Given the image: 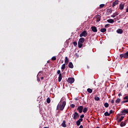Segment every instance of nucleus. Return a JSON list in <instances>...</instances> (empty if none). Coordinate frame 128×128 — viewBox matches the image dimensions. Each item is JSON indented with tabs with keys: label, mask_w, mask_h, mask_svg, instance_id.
Returning a JSON list of instances; mask_svg holds the SVG:
<instances>
[{
	"label": "nucleus",
	"mask_w": 128,
	"mask_h": 128,
	"mask_svg": "<svg viewBox=\"0 0 128 128\" xmlns=\"http://www.w3.org/2000/svg\"><path fill=\"white\" fill-rule=\"evenodd\" d=\"M62 99H61V100H60V102H62Z\"/></svg>",
	"instance_id": "56"
},
{
	"label": "nucleus",
	"mask_w": 128,
	"mask_h": 128,
	"mask_svg": "<svg viewBox=\"0 0 128 128\" xmlns=\"http://www.w3.org/2000/svg\"><path fill=\"white\" fill-rule=\"evenodd\" d=\"M124 8V4H120V9L121 10H122Z\"/></svg>",
	"instance_id": "20"
},
{
	"label": "nucleus",
	"mask_w": 128,
	"mask_h": 128,
	"mask_svg": "<svg viewBox=\"0 0 128 128\" xmlns=\"http://www.w3.org/2000/svg\"><path fill=\"white\" fill-rule=\"evenodd\" d=\"M116 32H118V34H122V32H124L122 31V30L120 29V28L116 30Z\"/></svg>",
	"instance_id": "19"
},
{
	"label": "nucleus",
	"mask_w": 128,
	"mask_h": 128,
	"mask_svg": "<svg viewBox=\"0 0 128 128\" xmlns=\"http://www.w3.org/2000/svg\"><path fill=\"white\" fill-rule=\"evenodd\" d=\"M124 100H128V96H126L125 97H124L123 98Z\"/></svg>",
	"instance_id": "42"
},
{
	"label": "nucleus",
	"mask_w": 128,
	"mask_h": 128,
	"mask_svg": "<svg viewBox=\"0 0 128 128\" xmlns=\"http://www.w3.org/2000/svg\"><path fill=\"white\" fill-rule=\"evenodd\" d=\"M66 64H63L61 67V69L64 70L66 69Z\"/></svg>",
	"instance_id": "27"
},
{
	"label": "nucleus",
	"mask_w": 128,
	"mask_h": 128,
	"mask_svg": "<svg viewBox=\"0 0 128 128\" xmlns=\"http://www.w3.org/2000/svg\"><path fill=\"white\" fill-rule=\"evenodd\" d=\"M124 118V116H122L120 118H116V120H117L118 124H120V122H122Z\"/></svg>",
	"instance_id": "8"
},
{
	"label": "nucleus",
	"mask_w": 128,
	"mask_h": 128,
	"mask_svg": "<svg viewBox=\"0 0 128 128\" xmlns=\"http://www.w3.org/2000/svg\"><path fill=\"white\" fill-rule=\"evenodd\" d=\"M114 100H112L111 101V104H114Z\"/></svg>",
	"instance_id": "46"
},
{
	"label": "nucleus",
	"mask_w": 128,
	"mask_h": 128,
	"mask_svg": "<svg viewBox=\"0 0 128 128\" xmlns=\"http://www.w3.org/2000/svg\"><path fill=\"white\" fill-rule=\"evenodd\" d=\"M101 32H106V28H102L100 30Z\"/></svg>",
	"instance_id": "21"
},
{
	"label": "nucleus",
	"mask_w": 128,
	"mask_h": 128,
	"mask_svg": "<svg viewBox=\"0 0 128 128\" xmlns=\"http://www.w3.org/2000/svg\"><path fill=\"white\" fill-rule=\"evenodd\" d=\"M110 26V24H106L105 25L104 28H108V26Z\"/></svg>",
	"instance_id": "43"
},
{
	"label": "nucleus",
	"mask_w": 128,
	"mask_h": 128,
	"mask_svg": "<svg viewBox=\"0 0 128 128\" xmlns=\"http://www.w3.org/2000/svg\"><path fill=\"white\" fill-rule=\"evenodd\" d=\"M68 66L70 68H74V64H72V62H70Z\"/></svg>",
	"instance_id": "15"
},
{
	"label": "nucleus",
	"mask_w": 128,
	"mask_h": 128,
	"mask_svg": "<svg viewBox=\"0 0 128 128\" xmlns=\"http://www.w3.org/2000/svg\"><path fill=\"white\" fill-rule=\"evenodd\" d=\"M102 16H100V15L99 14H97L96 15L94 16V18H96V22H100V18H101Z\"/></svg>",
	"instance_id": "5"
},
{
	"label": "nucleus",
	"mask_w": 128,
	"mask_h": 128,
	"mask_svg": "<svg viewBox=\"0 0 128 128\" xmlns=\"http://www.w3.org/2000/svg\"><path fill=\"white\" fill-rule=\"evenodd\" d=\"M80 38H82V36H84L86 38V36H88V32L86 30L82 32L80 34Z\"/></svg>",
	"instance_id": "3"
},
{
	"label": "nucleus",
	"mask_w": 128,
	"mask_h": 128,
	"mask_svg": "<svg viewBox=\"0 0 128 128\" xmlns=\"http://www.w3.org/2000/svg\"><path fill=\"white\" fill-rule=\"evenodd\" d=\"M116 16H118V12H115L114 14H112V18H116Z\"/></svg>",
	"instance_id": "22"
},
{
	"label": "nucleus",
	"mask_w": 128,
	"mask_h": 128,
	"mask_svg": "<svg viewBox=\"0 0 128 128\" xmlns=\"http://www.w3.org/2000/svg\"><path fill=\"white\" fill-rule=\"evenodd\" d=\"M68 56L65 57V60H64V62L65 64L68 65Z\"/></svg>",
	"instance_id": "18"
},
{
	"label": "nucleus",
	"mask_w": 128,
	"mask_h": 128,
	"mask_svg": "<svg viewBox=\"0 0 128 128\" xmlns=\"http://www.w3.org/2000/svg\"><path fill=\"white\" fill-rule=\"evenodd\" d=\"M57 74H59V76H60V74H62V73H60V70H58L57 71Z\"/></svg>",
	"instance_id": "39"
},
{
	"label": "nucleus",
	"mask_w": 128,
	"mask_h": 128,
	"mask_svg": "<svg viewBox=\"0 0 128 128\" xmlns=\"http://www.w3.org/2000/svg\"><path fill=\"white\" fill-rule=\"evenodd\" d=\"M88 108H84L83 110V112H84V114H86V112H88Z\"/></svg>",
	"instance_id": "31"
},
{
	"label": "nucleus",
	"mask_w": 128,
	"mask_h": 128,
	"mask_svg": "<svg viewBox=\"0 0 128 128\" xmlns=\"http://www.w3.org/2000/svg\"><path fill=\"white\" fill-rule=\"evenodd\" d=\"M47 62H48H48H50V61H48Z\"/></svg>",
	"instance_id": "53"
},
{
	"label": "nucleus",
	"mask_w": 128,
	"mask_h": 128,
	"mask_svg": "<svg viewBox=\"0 0 128 128\" xmlns=\"http://www.w3.org/2000/svg\"><path fill=\"white\" fill-rule=\"evenodd\" d=\"M96 128H100V127L98 126V127H96Z\"/></svg>",
	"instance_id": "54"
},
{
	"label": "nucleus",
	"mask_w": 128,
	"mask_h": 128,
	"mask_svg": "<svg viewBox=\"0 0 128 128\" xmlns=\"http://www.w3.org/2000/svg\"><path fill=\"white\" fill-rule=\"evenodd\" d=\"M87 92H89V94H92V90L90 88H88L87 89Z\"/></svg>",
	"instance_id": "24"
},
{
	"label": "nucleus",
	"mask_w": 128,
	"mask_h": 128,
	"mask_svg": "<svg viewBox=\"0 0 128 128\" xmlns=\"http://www.w3.org/2000/svg\"><path fill=\"white\" fill-rule=\"evenodd\" d=\"M128 114V109H124L121 111V114L122 116H126Z\"/></svg>",
	"instance_id": "6"
},
{
	"label": "nucleus",
	"mask_w": 128,
	"mask_h": 128,
	"mask_svg": "<svg viewBox=\"0 0 128 128\" xmlns=\"http://www.w3.org/2000/svg\"><path fill=\"white\" fill-rule=\"evenodd\" d=\"M120 58H128V51H127L126 53L123 54H120Z\"/></svg>",
	"instance_id": "2"
},
{
	"label": "nucleus",
	"mask_w": 128,
	"mask_h": 128,
	"mask_svg": "<svg viewBox=\"0 0 128 128\" xmlns=\"http://www.w3.org/2000/svg\"><path fill=\"white\" fill-rule=\"evenodd\" d=\"M109 106L110 104L108 102H105L104 104V106H105V108H108V106Z\"/></svg>",
	"instance_id": "30"
},
{
	"label": "nucleus",
	"mask_w": 128,
	"mask_h": 128,
	"mask_svg": "<svg viewBox=\"0 0 128 128\" xmlns=\"http://www.w3.org/2000/svg\"><path fill=\"white\" fill-rule=\"evenodd\" d=\"M73 44H74V46H78V42H73Z\"/></svg>",
	"instance_id": "35"
},
{
	"label": "nucleus",
	"mask_w": 128,
	"mask_h": 128,
	"mask_svg": "<svg viewBox=\"0 0 128 128\" xmlns=\"http://www.w3.org/2000/svg\"><path fill=\"white\" fill-rule=\"evenodd\" d=\"M76 124L78 126H80V122L78 120L76 121Z\"/></svg>",
	"instance_id": "32"
},
{
	"label": "nucleus",
	"mask_w": 128,
	"mask_h": 128,
	"mask_svg": "<svg viewBox=\"0 0 128 128\" xmlns=\"http://www.w3.org/2000/svg\"><path fill=\"white\" fill-rule=\"evenodd\" d=\"M126 102H126V100H123V101L121 102V104H124V103H126Z\"/></svg>",
	"instance_id": "44"
},
{
	"label": "nucleus",
	"mask_w": 128,
	"mask_h": 128,
	"mask_svg": "<svg viewBox=\"0 0 128 128\" xmlns=\"http://www.w3.org/2000/svg\"><path fill=\"white\" fill-rule=\"evenodd\" d=\"M62 74H60L58 78V82H62Z\"/></svg>",
	"instance_id": "17"
},
{
	"label": "nucleus",
	"mask_w": 128,
	"mask_h": 128,
	"mask_svg": "<svg viewBox=\"0 0 128 128\" xmlns=\"http://www.w3.org/2000/svg\"><path fill=\"white\" fill-rule=\"evenodd\" d=\"M108 22H109V24H114V20L112 19H108L107 20Z\"/></svg>",
	"instance_id": "16"
},
{
	"label": "nucleus",
	"mask_w": 128,
	"mask_h": 128,
	"mask_svg": "<svg viewBox=\"0 0 128 128\" xmlns=\"http://www.w3.org/2000/svg\"><path fill=\"white\" fill-rule=\"evenodd\" d=\"M127 88H128V83L127 84Z\"/></svg>",
	"instance_id": "52"
},
{
	"label": "nucleus",
	"mask_w": 128,
	"mask_h": 128,
	"mask_svg": "<svg viewBox=\"0 0 128 128\" xmlns=\"http://www.w3.org/2000/svg\"><path fill=\"white\" fill-rule=\"evenodd\" d=\"M126 12H128V8H126Z\"/></svg>",
	"instance_id": "48"
},
{
	"label": "nucleus",
	"mask_w": 128,
	"mask_h": 128,
	"mask_svg": "<svg viewBox=\"0 0 128 128\" xmlns=\"http://www.w3.org/2000/svg\"><path fill=\"white\" fill-rule=\"evenodd\" d=\"M56 60V58L55 56L52 57V60Z\"/></svg>",
	"instance_id": "37"
},
{
	"label": "nucleus",
	"mask_w": 128,
	"mask_h": 128,
	"mask_svg": "<svg viewBox=\"0 0 128 128\" xmlns=\"http://www.w3.org/2000/svg\"><path fill=\"white\" fill-rule=\"evenodd\" d=\"M118 4V0H115L114 2H113L112 3V8H114V6H116V4Z\"/></svg>",
	"instance_id": "13"
},
{
	"label": "nucleus",
	"mask_w": 128,
	"mask_h": 128,
	"mask_svg": "<svg viewBox=\"0 0 128 128\" xmlns=\"http://www.w3.org/2000/svg\"><path fill=\"white\" fill-rule=\"evenodd\" d=\"M94 100H95L98 101V100H100V98L98 97V96H95Z\"/></svg>",
	"instance_id": "34"
},
{
	"label": "nucleus",
	"mask_w": 128,
	"mask_h": 128,
	"mask_svg": "<svg viewBox=\"0 0 128 128\" xmlns=\"http://www.w3.org/2000/svg\"><path fill=\"white\" fill-rule=\"evenodd\" d=\"M70 107L72 108H74L76 107V105L74 104H70Z\"/></svg>",
	"instance_id": "36"
},
{
	"label": "nucleus",
	"mask_w": 128,
	"mask_h": 128,
	"mask_svg": "<svg viewBox=\"0 0 128 128\" xmlns=\"http://www.w3.org/2000/svg\"><path fill=\"white\" fill-rule=\"evenodd\" d=\"M68 82L70 84H74V78H69L67 80Z\"/></svg>",
	"instance_id": "4"
},
{
	"label": "nucleus",
	"mask_w": 128,
	"mask_h": 128,
	"mask_svg": "<svg viewBox=\"0 0 128 128\" xmlns=\"http://www.w3.org/2000/svg\"><path fill=\"white\" fill-rule=\"evenodd\" d=\"M107 12H108V14H112V9H108L107 10Z\"/></svg>",
	"instance_id": "28"
},
{
	"label": "nucleus",
	"mask_w": 128,
	"mask_h": 128,
	"mask_svg": "<svg viewBox=\"0 0 128 128\" xmlns=\"http://www.w3.org/2000/svg\"><path fill=\"white\" fill-rule=\"evenodd\" d=\"M82 43H80V42H78V47L79 48H82Z\"/></svg>",
	"instance_id": "23"
},
{
	"label": "nucleus",
	"mask_w": 128,
	"mask_h": 128,
	"mask_svg": "<svg viewBox=\"0 0 128 128\" xmlns=\"http://www.w3.org/2000/svg\"><path fill=\"white\" fill-rule=\"evenodd\" d=\"M85 39L84 38H81L79 39L78 42H80L81 44H84V42Z\"/></svg>",
	"instance_id": "14"
},
{
	"label": "nucleus",
	"mask_w": 128,
	"mask_h": 128,
	"mask_svg": "<svg viewBox=\"0 0 128 128\" xmlns=\"http://www.w3.org/2000/svg\"><path fill=\"white\" fill-rule=\"evenodd\" d=\"M82 110H84V106H79L77 108V110H78L80 114L82 112Z\"/></svg>",
	"instance_id": "10"
},
{
	"label": "nucleus",
	"mask_w": 128,
	"mask_h": 128,
	"mask_svg": "<svg viewBox=\"0 0 128 128\" xmlns=\"http://www.w3.org/2000/svg\"><path fill=\"white\" fill-rule=\"evenodd\" d=\"M104 115L105 116H110V114L108 113V112H106L104 114Z\"/></svg>",
	"instance_id": "26"
},
{
	"label": "nucleus",
	"mask_w": 128,
	"mask_h": 128,
	"mask_svg": "<svg viewBox=\"0 0 128 128\" xmlns=\"http://www.w3.org/2000/svg\"><path fill=\"white\" fill-rule=\"evenodd\" d=\"M46 102H47V104H50V98H47Z\"/></svg>",
	"instance_id": "29"
},
{
	"label": "nucleus",
	"mask_w": 128,
	"mask_h": 128,
	"mask_svg": "<svg viewBox=\"0 0 128 128\" xmlns=\"http://www.w3.org/2000/svg\"><path fill=\"white\" fill-rule=\"evenodd\" d=\"M104 6V4H101L100 5V8H102Z\"/></svg>",
	"instance_id": "33"
},
{
	"label": "nucleus",
	"mask_w": 128,
	"mask_h": 128,
	"mask_svg": "<svg viewBox=\"0 0 128 128\" xmlns=\"http://www.w3.org/2000/svg\"><path fill=\"white\" fill-rule=\"evenodd\" d=\"M41 80H44V77H42Z\"/></svg>",
	"instance_id": "50"
},
{
	"label": "nucleus",
	"mask_w": 128,
	"mask_h": 128,
	"mask_svg": "<svg viewBox=\"0 0 128 128\" xmlns=\"http://www.w3.org/2000/svg\"><path fill=\"white\" fill-rule=\"evenodd\" d=\"M76 100H78V98H76Z\"/></svg>",
	"instance_id": "55"
},
{
	"label": "nucleus",
	"mask_w": 128,
	"mask_h": 128,
	"mask_svg": "<svg viewBox=\"0 0 128 128\" xmlns=\"http://www.w3.org/2000/svg\"><path fill=\"white\" fill-rule=\"evenodd\" d=\"M73 119L74 120H76V118H80V115L78 114V112H75L73 114Z\"/></svg>",
	"instance_id": "7"
},
{
	"label": "nucleus",
	"mask_w": 128,
	"mask_h": 128,
	"mask_svg": "<svg viewBox=\"0 0 128 128\" xmlns=\"http://www.w3.org/2000/svg\"><path fill=\"white\" fill-rule=\"evenodd\" d=\"M116 104H120V98H118L116 101H115Z\"/></svg>",
	"instance_id": "25"
},
{
	"label": "nucleus",
	"mask_w": 128,
	"mask_h": 128,
	"mask_svg": "<svg viewBox=\"0 0 128 128\" xmlns=\"http://www.w3.org/2000/svg\"><path fill=\"white\" fill-rule=\"evenodd\" d=\"M38 82H40V78H38Z\"/></svg>",
	"instance_id": "49"
},
{
	"label": "nucleus",
	"mask_w": 128,
	"mask_h": 128,
	"mask_svg": "<svg viewBox=\"0 0 128 128\" xmlns=\"http://www.w3.org/2000/svg\"><path fill=\"white\" fill-rule=\"evenodd\" d=\"M62 126V128H66V120H64L62 122L61 124Z\"/></svg>",
	"instance_id": "12"
},
{
	"label": "nucleus",
	"mask_w": 128,
	"mask_h": 128,
	"mask_svg": "<svg viewBox=\"0 0 128 128\" xmlns=\"http://www.w3.org/2000/svg\"><path fill=\"white\" fill-rule=\"evenodd\" d=\"M112 112H114V111L112 110H110V113L109 114H112Z\"/></svg>",
	"instance_id": "45"
},
{
	"label": "nucleus",
	"mask_w": 128,
	"mask_h": 128,
	"mask_svg": "<svg viewBox=\"0 0 128 128\" xmlns=\"http://www.w3.org/2000/svg\"><path fill=\"white\" fill-rule=\"evenodd\" d=\"M82 120H84L82 118H80L78 121L80 122H82Z\"/></svg>",
	"instance_id": "41"
},
{
	"label": "nucleus",
	"mask_w": 128,
	"mask_h": 128,
	"mask_svg": "<svg viewBox=\"0 0 128 128\" xmlns=\"http://www.w3.org/2000/svg\"><path fill=\"white\" fill-rule=\"evenodd\" d=\"M91 30L94 32H98V29L96 26H93L91 27Z\"/></svg>",
	"instance_id": "11"
},
{
	"label": "nucleus",
	"mask_w": 128,
	"mask_h": 128,
	"mask_svg": "<svg viewBox=\"0 0 128 128\" xmlns=\"http://www.w3.org/2000/svg\"><path fill=\"white\" fill-rule=\"evenodd\" d=\"M44 128H49L48 127H44Z\"/></svg>",
	"instance_id": "51"
},
{
	"label": "nucleus",
	"mask_w": 128,
	"mask_h": 128,
	"mask_svg": "<svg viewBox=\"0 0 128 128\" xmlns=\"http://www.w3.org/2000/svg\"><path fill=\"white\" fill-rule=\"evenodd\" d=\"M128 120H126L124 122H122L120 124V126L122 128L123 126H124L126 124V122H128Z\"/></svg>",
	"instance_id": "9"
},
{
	"label": "nucleus",
	"mask_w": 128,
	"mask_h": 128,
	"mask_svg": "<svg viewBox=\"0 0 128 128\" xmlns=\"http://www.w3.org/2000/svg\"><path fill=\"white\" fill-rule=\"evenodd\" d=\"M80 118H84V114H82L80 116Z\"/></svg>",
	"instance_id": "40"
},
{
	"label": "nucleus",
	"mask_w": 128,
	"mask_h": 128,
	"mask_svg": "<svg viewBox=\"0 0 128 128\" xmlns=\"http://www.w3.org/2000/svg\"><path fill=\"white\" fill-rule=\"evenodd\" d=\"M122 116V114H118L116 115V118H120V116Z\"/></svg>",
	"instance_id": "38"
},
{
	"label": "nucleus",
	"mask_w": 128,
	"mask_h": 128,
	"mask_svg": "<svg viewBox=\"0 0 128 128\" xmlns=\"http://www.w3.org/2000/svg\"><path fill=\"white\" fill-rule=\"evenodd\" d=\"M66 102L64 101L62 104H60V103L58 104L56 107V110H64V106H66Z\"/></svg>",
	"instance_id": "1"
},
{
	"label": "nucleus",
	"mask_w": 128,
	"mask_h": 128,
	"mask_svg": "<svg viewBox=\"0 0 128 128\" xmlns=\"http://www.w3.org/2000/svg\"><path fill=\"white\" fill-rule=\"evenodd\" d=\"M118 96H122V92L119 93L118 94Z\"/></svg>",
	"instance_id": "47"
}]
</instances>
